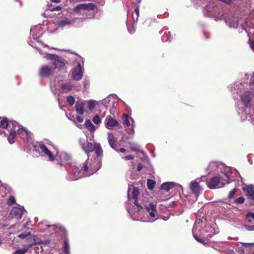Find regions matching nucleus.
I'll use <instances>...</instances> for the list:
<instances>
[{"label": "nucleus", "mask_w": 254, "mask_h": 254, "mask_svg": "<svg viewBox=\"0 0 254 254\" xmlns=\"http://www.w3.org/2000/svg\"><path fill=\"white\" fill-rule=\"evenodd\" d=\"M86 102L87 103V107L90 111L94 110L95 106L99 104V102L93 100H88Z\"/></svg>", "instance_id": "obj_34"}, {"label": "nucleus", "mask_w": 254, "mask_h": 254, "mask_svg": "<svg viewBox=\"0 0 254 254\" xmlns=\"http://www.w3.org/2000/svg\"><path fill=\"white\" fill-rule=\"evenodd\" d=\"M76 120L80 123H82L83 122V119L79 116L76 117Z\"/></svg>", "instance_id": "obj_58"}, {"label": "nucleus", "mask_w": 254, "mask_h": 254, "mask_svg": "<svg viewBox=\"0 0 254 254\" xmlns=\"http://www.w3.org/2000/svg\"><path fill=\"white\" fill-rule=\"evenodd\" d=\"M30 234V232L21 233L18 235V238L23 240L24 242L25 243V241L27 240V238Z\"/></svg>", "instance_id": "obj_42"}, {"label": "nucleus", "mask_w": 254, "mask_h": 254, "mask_svg": "<svg viewBox=\"0 0 254 254\" xmlns=\"http://www.w3.org/2000/svg\"><path fill=\"white\" fill-rule=\"evenodd\" d=\"M16 134L15 129H10V133L7 137V140L10 144H12L15 142V137Z\"/></svg>", "instance_id": "obj_36"}, {"label": "nucleus", "mask_w": 254, "mask_h": 254, "mask_svg": "<svg viewBox=\"0 0 254 254\" xmlns=\"http://www.w3.org/2000/svg\"><path fill=\"white\" fill-rule=\"evenodd\" d=\"M15 202V199L14 196L11 195L10 196L9 199L7 200V203L8 205H11Z\"/></svg>", "instance_id": "obj_49"}, {"label": "nucleus", "mask_w": 254, "mask_h": 254, "mask_svg": "<svg viewBox=\"0 0 254 254\" xmlns=\"http://www.w3.org/2000/svg\"><path fill=\"white\" fill-rule=\"evenodd\" d=\"M193 237L195 239V240L197 241V242H198L202 244L203 245L205 244V243L204 242V241L202 239H200V238H199L198 237V235H196L195 234L194 235H193Z\"/></svg>", "instance_id": "obj_50"}, {"label": "nucleus", "mask_w": 254, "mask_h": 254, "mask_svg": "<svg viewBox=\"0 0 254 254\" xmlns=\"http://www.w3.org/2000/svg\"><path fill=\"white\" fill-rule=\"evenodd\" d=\"M9 125V123L7 118H4L1 120H0V127L1 128H5L8 127Z\"/></svg>", "instance_id": "obj_37"}, {"label": "nucleus", "mask_w": 254, "mask_h": 254, "mask_svg": "<svg viewBox=\"0 0 254 254\" xmlns=\"http://www.w3.org/2000/svg\"><path fill=\"white\" fill-rule=\"evenodd\" d=\"M54 73V70L52 66L46 64L41 65L38 71L39 75L43 78H48Z\"/></svg>", "instance_id": "obj_10"}, {"label": "nucleus", "mask_w": 254, "mask_h": 254, "mask_svg": "<svg viewBox=\"0 0 254 254\" xmlns=\"http://www.w3.org/2000/svg\"><path fill=\"white\" fill-rule=\"evenodd\" d=\"M62 254H70L69 243L68 239L66 238L64 240L62 246Z\"/></svg>", "instance_id": "obj_29"}, {"label": "nucleus", "mask_w": 254, "mask_h": 254, "mask_svg": "<svg viewBox=\"0 0 254 254\" xmlns=\"http://www.w3.org/2000/svg\"><path fill=\"white\" fill-rule=\"evenodd\" d=\"M111 96L110 95L105 99L100 101L99 103L102 104L106 108H107L111 105Z\"/></svg>", "instance_id": "obj_33"}, {"label": "nucleus", "mask_w": 254, "mask_h": 254, "mask_svg": "<svg viewBox=\"0 0 254 254\" xmlns=\"http://www.w3.org/2000/svg\"><path fill=\"white\" fill-rule=\"evenodd\" d=\"M27 250L28 249L24 246L23 248L15 251L12 254H25Z\"/></svg>", "instance_id": "obj_41"}, {"label": "nucleus", "mask_w": 254, "mask_h": 254, "mask_svg": "<svg viewBox=\"0 0 254 254\" xmlns=\"http://www.w3.org/2000/svg\"><path fill=\"white\" fill-rule=\"evenodd\" d=\"M243 227L245 228L247 230L252 231H254V225H244Z\"/></svg>", "instance_id": "obj_51"}, {"label": "nucleus", "mask_w": 254, "mask_h": 254, "mask_svg": "<svg viewBox=\"0 0 254 254\" xmlns=\"http://www.w3.org/2000/svg\"><path fill=\"white\" fill-rule=\"evenodd\" d=\"M246 219L249 223H253L254 221V213L249 212L246 215Z\"/></svg>", "instance_id": "obj_38"}, {"label": "nucleus", "mask_w": 254, "mask_h": 254, "mask_svg": "<svg viewBox=\"0 0 254 254\" xmlns=\"http://www.w3.org/2000/svg\"><path fill=\"white\" fill-rule=\"evenodd\" d=\"M251 89L254 90V75L253 74L252 76L250 81V85H249Z\"/></svg>", "instance_id": "obj_48"}, {"label": "nucleus", "mask_w": 254, "mask_h": 254, "mask_svg": "<svg viewBox=\"0 0 254 254\" xmlns=\"http://www.w3.org/2000/svg\"><path fill=\"white\" fill-rule=\"evenodd\" d=\"M101 167V158H95L93 159L88 158L84 163V172L90 176L99 170Z\"/></svg>", "instance_id": "obj_4"}, {"label": "nucleus", "mask_w": 254, "mask_h": 254, "mask_svg": "<svg viewBox=\"0 0 254 254\" xmlns=\"http://www.w3.org/2000/svg\"><path fill=\"white\" fill-rule=\"evenodd\" d=\"M200 179L198 178L194 181H191L190 184V188L191 191L193 193L195 196L196 200L198 196L202 191V189L199 185Z\"/></svg>", "instance_id": "obj_12"}, {"label": "nucleus", "mask_w": 254, "mask_h": 254, "mask_svg": "<svg viewBox=\"0 0 254 254\" xmlns=\"http://www.w3.org/2000/svg\"><path fill=\"white\" fill-rule=\"evenodd\" d=\"M11 125L12 127V128H11V129H15V131H16L17 130L16 129V126H18L17 123L16 122H10L9 123V127H10Z\"/></svg>", "instance_id": "obj_53"}, {"label": "nucleus", "mask_w": 254, "mask_h": 254, "mask_svg": "<svg viewBox=\"0 0 254 254\" xmlns=\"http://www.w3.org/2000/svg\"><path fill=\"white\" fill-rule=\"evenodd\" d=\"M231 170V168L226 166L224 164V167H221L220 169H219V172H220L225 176L226 179H225L227 180L228 183H229L230 178L232 174Z\"/></svg>", "instance_id": "obj_25"}, {"label": "nucleus", "mask_w": 254, "mask_h": 254, "mask_svg": "<svg viewBox=\"0 0 254 254\" xmlns=\"http://www.w3.org/2000/svg\"><path fill=\"white\" fill-rule=\"evenodd\" d=\"M19 224H16L12 225L8 227L7 225L3 224L1 227V229H3V231L5 233L8 235L15 234L20 231L19 229Z\"/></svg>", "instance_id": "obj_14"}, {"label": "nucleus", "mask_w": 254, "mask_h": 254, "mask_svg": "<svg viewBox=\"0 0 254 254\" xmlns=\"http://www.w3.org/2000/svg\"><path fill=\"white\" fill-rule=\"evenodd\" d=\"M205 228V221L203 219H197L194 224L192 229V235L195 234L200 236H203L205 232H207Z\"/></svg>", "instance_id": "obj_8"}, {"label": "nucleus", "mask_w": 254, "mask_h": 254, "mask_svg": "<svg viewBox=\"0 0 254 254\" xmlns=\"http://www.w3.org/2000/svg\"><path fill=\"white\" fill-rule=\"evenodd\" d=\"M248 198L254 201V187L252 185H249L243 189Z\"/></svg>", "instance_id": "obj_26"}, {"label": "nucleus", "mask_w": 254, "mask_h": 254, "mask_svg": "<svg viewBox=\"0 0 254 254\" xmlns=\"http://www.w3.org/2000/svg\"><path fill=\"white\" fill-rule=\"evenodd\" d=\"M122 158L125 160H132L134 157L131 155H128L127 156L123 157Z\"/></svg>", "instance_id": "obj_55"}, {"label": "nucleus", "mask_w": 254, "mask_h": 254, "mask_svg": "<svg viewBox=\"0 0 254 254\" xmlns=\"http://www.w3.org/2000/svg\"><path fill=\"white\" fill-rule=\"evenodd\" d=\"M139 193V189L137 188H134L132 191V194L133 199H135L134 204L136 206V208L134 210H131L129 207H127V212L130 214H132L135 212H137L143 208H145L146 211L149 213L150 217L154 218L157 215V213L156 206L152 203L148 204H140L138 203L137 198Z\"/></svg>", "instance_id": "obj_2"}, {"label": "nucleus", "mask_w": 254, "mask_h": 254, "mask_svg": "<svg viewBox=\"0 0 254 254\" xmlns=\"http://www.w3.org/2000/svg\"><path fill=\"white\" fill-rule=\"evenodd\" d=\"M92 121L96 125H98L101 123V119L98 115H95Z\"/></svg>", "instance_id": "obj_45"}, {"label": "nucleus", "mask_w": 254, "mask_h": 254, "mask_svg": "<svg viewBox=\"0 0 254 254\" xmlns=\"http://www.w3.org/2000/svg\"><path fill=\"white\" fill-rule=\"evenodd\" d=\"M207 6L204 11V14L207 17L214 18L215 20L225 19L226 24L230 27L237 28L239 25V21L237 17H230L226 18L222 11L217 12V8L213 7L211 10Z\"/></svg>", "instance_id": "obj_3"}, {"label": "nucleus", "mask_w": 254, "mask_h": 254, "mask_svg": "<svg viewBox=\"0 0 254 254\" xmlns=\"http://www.w3.org/2000/svg\"><path fill=\"white\" fill-rule=\"evenodd\" d=\"M254 243H239L236 244L234 248L237 251L239 254H244L245 250V248L252 247Z\"/></svg>", "instance_id": "obj_20"}, {"label": "nucleus", "mask_w": 254, "mask_h": 254, "mask_svg": "<svg viewBox=\"0 0 254 254\" xmlns=\"http://www.w3.org/2000/svg\"><path fill=\"white\" fill-rule=\"evenodd\" d=\"M97 156L96 158H101L103 154V151L101 146L99 143H95L94 145V150Z\"/></svg>", "instance_id": "obj_32"}, {"label": "nucleus", "mask_w": 254, "mask_h": 254, "mask_svg": "<svg viewBox=\"0 0 254 254\" xmlns=\"http://www.w3.org/2000/svg\"><path fill=\"white\" fill-rule=\"evenodd\" d=\"M24 211L25 210L23 206L14 207L11 210L10 215L12 217L19 219L22 217Z\"/></svg>", "instance_id": "obj_17"}, {"label": "nucleus", "mask_w": 254, "mask_h": 254, "mask_svg": "<svg viewBox=\"0 0 254 254\" xmlns=\"http://www.w3.org/2000/svg\"><path fill=\"white\" fill-rule=\"evenodd\" d=\"M17 133L23 139H26L29 141V139L31 138V132L24 128H19L17 129Z\"/></svg>", "instance_id": "obj_21"}, {"label": "nucleus", "mask_w": 254, "mask_h": 254, "mask_svg": "<svg viewBox=\"0 0 254 254\" xmlns=\"http://www.w3.org/2000/svg\"><path fill=\"white\" fill-rule=\"evenodd\" d=\"M66 102L70 106H72L75 103V99L72 96H68L66 97Z\"/></svg>", "instance_id": "obj_44"}, {"label": "nucleus", "mask_w": 254, "mask_h": 254, "mask_svg": "<svg viewBox=\"0 0 254 254\" xmlns=\"http://www.w3.org/2000/svg\"><path fill=\"white\" fill-rule=\"evenodd\" d=\"M244 200H245V199H244V197L240 196V197L236 198V199H235L234 202L235 203H237V204H242L243 203H244Z\"/></svg>", "instance_id": "obj_47"}, {"label": "nucleus", "mask_w": 254, "mask_h": 254, "mask_svg": "<svg viewBox=\"0 0 254 254\" xmlns=\"http://www.w3.org/2000/svg\"><path fill=\"white\" fill-rule=\"evenodd\" d=\"M44 58L50 61V64L54 68V70L56 69L59 70H61L63 69L65 65L66 61L57 55L46 54L44 56Z\"/></svg>", "instance_id": "obj_5"}, {"label": "nucleus", "mask_w": 254, "mask_h": 254, "mask_svg": "<svg viewBox=\"0 0 254 254\" xmlns=\"http://www.w3.org/2000/svg\"><path fill=\"white\" fill-rule=\"evenodd\" d=\"M213 234H208L207 236H206V237L209 239V238H211L212 237Z\"/></svg>", "instance_id": "obj_63"}, {"label": "nucleus", "mask_w": 254, "mask_h": 254, "mask_svg": "<svg viewBox=\"0 0 254 254\" xmlns=\"http://www.w3.org/2000/svg\"><path fill=\"white\" fill-rule=\"evenodd\" d=\"M49 9L50 11L59 10L61 9V7L56 6V7H53V8L49 7Z\"/></svg>", "instance_id": "obj_56"}, {"label": "nucleus", "mask_w": 254, "mask_h": 254, "mask_svg": "<svg viewBox=\"0 0 254 254\" xmlns=\"http://www.w3.org/2000/svg\"><path fill=\"white\" fill-rule=\"evenodd\" d=\"M139 10L138 7H137L134 10L132 14V21H130L129 17H127V26L128 32L130 34H133L134 31V25L137 22L139 16Z\"/></svg>", "instance_id": "obj_9"}, {"label": "nucleus", "mask_w": 254, "mask_h": 254, "mask_svg": "<svg viewBox=\"0 0 254 254\" xmlns=\"http://www.w3.org/2000/svg\"><path fill=\"white\" fill-rule=\"evenodd\" d=\"M51 1L53 2L58 3L60 2V0H51Z\"/></svg>", "instance_id": "obj_64"}, {"label": "nucleus", "mask_w": 254, "mask_h": 254, "mask_svg": "<svg viewBox=\"0 0 254 254\" xmlns=\"http://www.w3.org/2000/svg\"><path fill=\"white\" fill-rule=\"evenodd\" d=\"M40 29V26H34L31 28L30 34L33 39L37 40L40 38L41 35Z\"/></svg>", "instance_id": "obj_23"}, {"label": "nucleus", "mask_w": 254, "mask_h": 254, "mask_svg": "<svg viewBox=\"0 0 254 254\" xmlns=\"http://www.w3.org/2000/svg\"><path fill=\"white\" fill-rule=\"evenodd\" d=\"M84 124L85 127L91 132H94L96 129V127L91 123L89 120H86L85 121Z\"/></svg>", "instance_id": "obj_35"}, {"label": "nucleus", "mask_w": 254, "mask_h": 254, "mask_svg": "<svg viewBox=\"0 0 254 254\" xmlns=\"http://www.w3.org/2000/svg\"><path fill=\"white\" fill-rule=\"evenodd\" d=\"M236 191L237 189H234L233 190H231L229 193L228 197L232 198L235 194Z\"/></svg>", "instance_id": "obj_52"}, {"label": "nucleus", "mask_w": 254, "mask_h": 254, "mask_svg": "<svg viewBox=\"0 0 254 254\" xmlns=\"http://www.w3.org/2000/svg\"><path fill=\"white\" fill-rule=\"evenodd\" d=\"M221 167H224V164L217 161H211L208 164L207 170L208 173L219 172Z\"/></svg>", "instance_id": "obj_16"}, {"label": "nucleus", "mask_w": 254, "mask_h": 254, "mask_svg": "<svg viewBox=\"0 0 254 254\" xmlns=\"http://www.w3.org/2000/svg\"><path fill=\"white\" fill-rule=\"evenodd\" d=\"M123 123L124 126H126L128 127L130 125L131 126V131L134 132V128L135 126V122L133 119L129 117V116L124 113L122 116Z\"/></svg>", "instance_id": "obj_18"}, {"label": "nucleus", "mask_w": 254, "mask_h": 254, "mask_svg": "<svg viewBox=\"0 0 254 254\" xmlns=\"http://www.w3.org/2000/svg\"><path fill=\"white\" fill-rule=\"evenodd\" d=\"M96 8V6L95 5V4H94L93 3H90L86 4V9H87V10H94Z\"/></svg>", "instance_id": "obj_46"}, {"label": "nucleus", "mask_w": 254, "mask_h": 254, "mask_svg": "<svg viewBox=\"0 0 254 254\" xmlns=\"http://www.w3.org/2000/svg\"><path fill=\"white\" fill-rule=\"evenodd\" d=\"M61 157L62 160H64L68 162L71 160V156L66 153H62Z\"/></svg>", "instance_id": "obj_40"}, {"label": "nucleus", "mask_w": 254, "mask_h": 254, "mask_svg": "<svg viewBox=\"0 0 254 254\" xmlns=\"http://www.w3.org/2000/svg\"><path fill=\"white\" fill-rule=\"evenodd\" d=\"M227 180L222 179L220 177L215 176L210 179L206 180V185L210 189L221 188L224 187L226 184H228Z\"/></svg>", "instance_id": "obj_7"}, {"label": "nucleus", "mask_w": 254, "mask_h": 254, "mask_svg": "<svg viewBox=\"0 0 254 254\" xmlns=\"http://www.w3.org/2000/svg\"><path fill=\"white\" fill-rule=\"evenodd\" d=\"M175 187H177L181 189H183L182 186L179 184L175 183L174 182H166L163 183L161 186V188L162 190H166L167 191H169L171 189Z\"/></svg>", "instance_id": "obj_22"}, {"label": "nucleus", "mask_w": 254, "mask_h": 254, "mask_svg": "<svg viewBox=\"0 0 254 254\" xmlns=\"http://www.w3.org/2000/svg\"><path fill=\"white\" fill-rule=\"evenodd\" d=\"M119 125V124L118 121L113 119L110 116H108L105 120V126L108 129H111L113 127Z\"/></svg>", "instance_id": "obj_19"}, {"label": "nucleus", "mask_w": 254, "mask_h": 254, "mask_svg": "<svg viewBox=\"0 0 254 254\" xmlns=\"http://www.w3.org/2000/svg\"><path fill=\"white\" fill-rule=\"evenodd\" d=\"M80 144L83 150L87 154L92 152L94 150V145L92 143L86 142L84 143L81 142Z\"/></svg>", "instance_id": "obj_28"}, {"label": "nucleus", "mask_w": 254, "mask_h": 254, "mask_svg": "<svg viewBox=\"0 0 254 254\" xmlns=\"http://www.w3.org/2000/svg\"><path fill=\"white\" fill-rule=\"evenodd\" d=\"M250 47H251V49L253 50V51H254V41H252L250 43Z\"/></svg>", "instance_id": "obj_61"}, {"label": "nucleus", "mask_w": 254, "mask_h": 254, "mask_svg": "<svg viewBox=\"0 0 254 254\" xmlns=\"http://www.w3.org/2000/svg\"><path fill=\"white\" fill-rule=\"evenodd\" d=\"M70 21L66 17L59 18L55 21V24L61 27H64L70 24Z\"/></svg>", "instance_id": "obj_31"}, {"label": "nucleus", "mask_w": 254, "mask_h": 254, "mask_svg": "<svg viewBox=\"0 0 254 254\" xmlns=\"http://www.w3.org/2000/svg\"><path fill=\"white\" fill-rule=\"evenodd\" d=\"M83 68H82L81 65L78 63L76 67H75L71 72L72 77L73 80L78 81L81 79L83 75Z\"/></svg>", "instance_id": "obj_13"}, {"label": "nucleus", "mask_w": 254, "mask_h": 254, "mask_svg": "<svg viewBox=\"0 0 254 254\" xmlns=\"http://www.w3.org/2000/svg\"><path fill=\"white\" fill-rule=\"evenodd\" d=\"M80 9H86V4L82 3L78 5L74 8V11L75 12H78Z\"/></svg>", "instance_id": "obj_39"}, {"label": "nucleus", "mask_w": 254, "mask_h": 254, "mask_svg": "<svg viewBox=\"0 0 254 254\" xmlns=\"http://www.w3.org/2000/svg\"><path fill=\"white\" fill-rule=\"evenodd\" d=\"M245 84L236 82L229 87L234 98H238L236 94L241 98L242 104L238 105L237 112L241 121L250 122L254 126V94L246 90Z\"/></svg>", "instance_id": "obj_1"}, {"label": "nucleus", "mask_w": 254, "mask_h": 254, "mask_svg": "<svg viewBox=\"0 0 254 254\" xmlns=\"http://www.w3.org/2000/svg\"><path fill=\"white\" fill-rule=\"evenodd\" d=\"M33 147V150L41 156L47 157L49 160L54 161V156L42 142L35 143Z\"/></svg>", "instance_id": "obj_6"}, {"label": "nucleus", "mask_w": 254, "mask_h": 254, "mask_svg": "<svg viewBox=\"0 0 254 254\" xmlns=\"http://www.w3.org/2000/svg\"><path fill=\"white\" fill-rule=\"evenodd\" d=\"M119 151H120V152H121V153H125V152H126V150L125 148H121L120 149Z\"/></svg>", "instance_id": "obj_62"}, {"label": "nucleus", "mask_w": 254, "mask_h": 254, "mask_svg": "<svg viewBox=\"0 0 254 254\" xmlns=\"http://www.w3.org/2000/svg\"><path fill=\"white\" fill-rule=\"evenodd\" d=\"M155 184L156 183L153 180L150 179L147 180V187L149 190H152L154 188Z\"/></svg>", "instance_id": "obj_43"}, {"label": "nucleus", "mask_w": 254, "mask_h": 254, "mask_svg": "<svg viewBox=\"0 0 254 254\" xmlns=\"http://www.w3.org/2000/svg\"><path fill=\"white\" fill-rule=\"evenodd\" d=\"M108 141L110 147L113 149H115L117 147L116 140L114 134L111 132H108Z\"/></svg>", "instance_id": "obj_27"}, {"label": "nucleus", "mask_w": 254, "mask_h": 254, "mask_svg": "<svg viewBox=\"0 0 254 254\" xmlns=\"http://www.w3.org/2000/svg\"><path fill=\"white\" fill-rule=\"evenodd\" d=\"M72 177H67L66 179L69 181H75L82 177L88 176V174L86 172H84V168H79L78 167L74 166L72 168Z\"/></svg>", "instance_id": "obj_11"}, {"label": "nucleus", "mask_w": 254, "mask_h": 254, "mask_svg": "<svg viewBox=\"0 0 254 254\" xmlns=\"http://www.w3.org/2000/svg\"><path fill=\"white\" fill-rule=\"evenodd\" d=\"M40 243L37 237L35 235H32L31 233L27 238V240L25 241V244L23 246L26 247L28 249L35 245Z\"/></svg>", "instance_id": "obj_15"}, {"label": "nucleus", "mask_w": 254, "mask_h": 254, "mask_svg": "<svg viewBox=\"0 0 254 254\" xmlns=\"http://www.w3.org/2000/svg\"><path fill=\"white\" fill-rule=\"evenodd\" d=\"M176 203L175 201H172L171 202V203H170V204H169V207H174L176 206Z\"/></svg>", "instance_id": "obj_59"}, {"label": "nucleus", "mask_w": 254, "mask_h": 254, "mask_svg": "<svg viewBox=\"0 0 254 254\" xmlns=\"http://www.w3.org/2000/svg\"><path fill=\"white\" fill-rule=\"evenodd\" d=\"M73 85L71 81H66L61 83V88L64 92L70 91L72 89Z\"/></svg>", "instance_id": "obj_30"}, {"label": "nucleus", "mask_w": 254, "mask_h": 254, "mask_svg": "<svg viewBox=\"0 0 254 254\" xmlns=\"http://www.w3.org/2000/svg\"><path fill=\"white\" fill-rule=\"evenodd\" d=\"M85 101H77L75 103V109L76 113L79 115H83L85 112L84 106Z\"/></svg>", "instance_id": "obj_24"}, {"label": "nucleus", "mask_w": 254, "mask_h": 254, "mask_svg": "<svg viewBox=\"0 0 254 254\" xmlns=\"http://www.w3.org/2000/svg\"><path fill=\"white\" fill-rule=\"evenodd\" d=\"M142 166L141 164H139L138 165V166H137V170L138 171H140L142 170Z\"/></svg>", "instance_id": "obj_60"}, {"label": "nucleus", "mask_w": 254, "mask_h": 254, "mask_svg": "<svg viewBox=\"0 0 254 254\" xmlns=\"http://www.w3.org/2000/svg\"><path fill=\"white\" fill-rule=\"evenodd\" d=\"M51 90L53 94H58L59 95V94L58 93V90L55 87L51 86Z\"/></svg>", "instance_id": "obj_54"}, {"label": "nucleus", "mask_w": 254, "mask_h": 254, "mask_svg": "<svg viewBox=\"0 0 254 254\" xmlns=\"http://www.w3.org/2000/svg\"><path fill=\"white\" fill-rule=\"evenodd\" d=\"M84 85L85 88L86 89L87 87H88L89 85V80L86 79L84 82Z\"/></svg>", "instance_id": "obj_57"}]
</instances>
